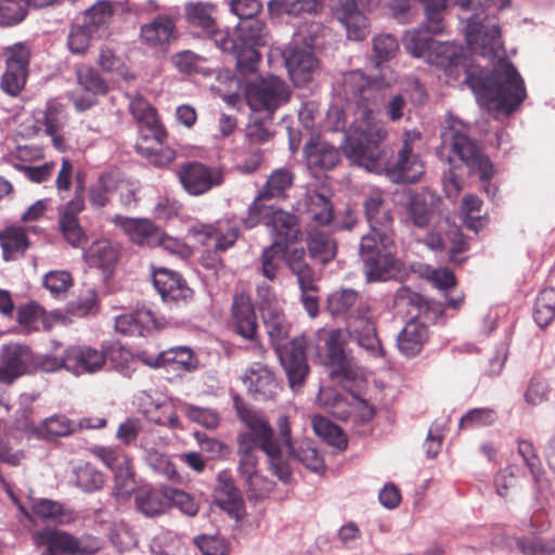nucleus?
I'll return each instance as SVG.
<instances>
[{
  "label": "nucleus",
  "instance_id": "obj_1",
  "mask_svg": "<svg viewBox=\"0 0 555 555\" xmlns=\"http://www.w3.org/2000/svg\"><path fill=\"white\" fill-rule=\"evenodd\" d=\"M387 137L385 125L374 118L370 111H363L361 117L352 126V135L341 144L345 156L353 164L370 172H385L396 183H413L424 173V163L414 152L413 143L421 139L417 130L403 133L402 146L398 151L397 160L388 165L387 153L380 143Z\"/></svg>",
  "mask_w": 555,
  "mask_h": 555
},
{
  "label": "nucleus",
  "instance_id": "obj_2",
  "mask_svg": "<svg viewBox=\"0 0 555 555\" xmlns=\"http://www.w3.org/2000/svg\"><path fill=\"white\" fill-rule=\"evenodd\" d=\"M236 411L246 427L237 436V469L248 492L255 498H263L272 491L274 482L258 472L256 452L261 451L266 455L269 470L284 483L292 479V467L269 421L260 412L237 404Z\"/></svg>",
  "mask_w": 555,
  "mask_h": 555
},
{
  "label": "nucleus",
  "instance_id": "obj_3",
  "mask_svg": "<svg viewBox=\"0 0 555 555\" xmlns=\"http://www.w3.org/2000/svg\"><path fill=\"white\" fill-rule=\"evenodd\" d=\"M370 232L361 237L359 255L367 282H383L397 278L402 262L395 255V232L390 210L385 206L380 191H373L364 201Z\"/></svg>",
  "mask_w": 555,
  "mask_h": 555
},
{
  "label": "nucleus",
  "instance_id": "obj_4",
  "mask_svg": "<svg viewBox=\"0 0 555 555\" xmlns=\"http://www.w3.org/2000/svg\"><path fill=\"white\" fill-rule=\"evenodd\" d=\"M257 298L266 333L285 370L289 386L294 390L298 389L304 385L309 372L306 358L307 338L297 336L282 346L289 335L292 324L281 300L266 283L258 285Z\"/></svg>",
  "mask_w": 555,
  "mask_h": 555
},
{
  "label": "nucleus",
  "instance_id": "obj_5",
  "mask_svg": "<svg viewBox=\"0 0 555 555\" xmlns=\"http://www.w3.org/2000/svg\"><path fill=\"white\" fill-rule=\"evenodd\" d=\"M465 82L475 93L480 105L511 114L527 96L524 79L516 67L506 60H500L490 75L475 76L465 70Z\"/></svg>",
  "mask_w": 555,
  "mask_h": 555
},
{
  "label": "nucleus",
  "instance_id": "obj_6",
  "mask_svg": "<svg viewBox=\"0 0 555 555\" xmlns=\"http://www.w3.org/2000/svg\"><path fill=\"white\" fill-rule=\"evenodd\" d=\"M462 11L474 13L466 17L465 37L472 51L492 59L503 48L501 29L496 24L486 25L491 16L511 5L512 0H452Z\"/></svg>",
  "mask_w": 555,
  "mask_h": 555
},
{
  "label": "nucleus",
  "instance_id": "obj_7",
  "mask_svg": "<svg viewBox=\"0 0 555 555\" xmlns=\"http://www.w3.org/2000/svg\"><path fill=\"white\" fill-rule=\"evenodd\" d=\"M442 147L450 150L466 165L470 173H477L482 181L493 175L490 159L483 155L480 146L468 137V128L459 118L449 115L440 133Z\"/></svg>",
  "mask_w": 555,
  "mask_h": 555
},
{
  "label": "nucleus",
  "instance_id": "obj_8",
  "mask_svg": "<svg viewBox=\"0 0 555 555\" xmlns=\"http://www.w3.org/2000/svg\"><path fill=\"white\" fill-rule=\"evenodd\" d=\"M37 542L47 547L48 555L93 554L101 548L99 538L83 534L79 538L54 528H46L36 534Z\"/></svg>",
  "mask_w": 555,
  "mask_h": 555
},
{
  "label": "nucleus",
  "instance_id": "obj_9",
  "mask_svg": "<svg viewBox=\"0 0 555 555\" xmlns=\"http://www.w3.org/2000/svg\"><path fill=\"white\" fill-rule=\"evenodd\" d=\"M246 98L253 111L264 109L272 114L289 101L291 89L283 79L268 76L249 83Z\"/></svg>",
  "mask_w": 555,
  "mask_h": 555
},
{
  "label": "nucleus",
  "instance_id": "obj_10",
  "mask_svg": "<svg viewBox=\"0 0 555 555\" xmlns=\"http://www.w3.org/2000/svg\"><path fill=\"white\" fill-rule=\"evenodd\" d=\"M278 428L279 435H275V438L280 441L281 448L286 454L288 461L293 459L314 473H321L324 470V460L319 454L312 441L308 439L300 441L293 440L291 425L287 416L281 415L279 417ZM288 464L291 465V462H288Z\"/></svg>",
  "mask_w": 555,
  "mask_h": 555
},
{
  "label": "nucleus",
  "instance_id": "obj_11",
  "mask_svg": "<svg viewBox=\"0 0 555 555\" xmlns=\"http://www.w3.org/2000/svg\"><path fill=\"white\" fill-rule=\"evenodd\" d=\"M67 113L65 106L55 99L49 100L44 108L34 113V128L51 139L57 151H65L68 146L66 138Z\"/></svg>",
  "mask_w": 555,
  "mask_h": 555
},
{
  "label": "nucleus",
  "instance_id": "obj_12",
  "mask_svg": "<svg viewBox=\"0 0 555 555\" xmlns=\"http://www.w3.org/2000/svg\"><path fill=\"white\" fill-rule=\"evenodd\" d=\"M178 178L188 194L199 196L221 185L224 175L219 167L199 162H186L180 166Z\"/></svg>",
  "mask_w": 555,
  "mask_h": 555
},
{
  "label": "nucleus",
  "instance_id": "obj_13",
  "mask_svg": "<svg viewBox=\"0 0 555 555\" xmlns=\"http://www.w3.org/2000/svg\"><path fill=\"white\" fill-rule=\"evenodd\" d=\"M235 35L241 49L237 56V66L253 70L260 59L256 47L267 44L266 25L256 17L247 18L238 23Z\"/></svg>",
  "mask_w": 555,
  "mask_h": 555
},
{
  "label": "nucleus",
  "instance_id": "obj_14",
  "mask_svg": "<svg viewBox=\"0 0 555 555\" xmlns=\"http://www.w3.org/2000/svg\"><path fill=\"white\" fill-rule=\"evenodd\" d=\"M339 89V93H341L347 103H354L358 106L354 120L350 125L348 134L344 135L343 144H345L346 139L352 135V126L361 117L363 111H370L375 118L372 108L369 106L371 100L374 98L375 88L370 78L361 70H351L343 75Z\"/></svg>",
  "mask_w": 555,
  "mask_h": 555
},
{
  "label": "nucleus",
  "instance_id": "obj_15",
  "mask_svg": "<svg viewBox=\"0 0 555 555\" xmlns=\"http://www.w3.org/2000/svg\"><path fill=\"white\" fill-rule=\"evenodd\" d=\"M36 357L29 346L9 343L0 349V383L12 384L18 377L33 372Z\"/></svg>",
  "mask_w": 555,
  "mask_h": 555
},
{
  "label": "nucleus",
  "instance_id": "obj_16",
  "mask_svg": "<svg viewBox=\"0 0 555 555\" xmlns=\"http://www.w3.org/2000/svg\"><path fill=\"white\" fill-rule=\"evenodd\" d=\"M288 75L297 87H302L313 80L319 72V61L310 46L291 42L282 52Z\"/></svg>",
  "mask_w": 555,
  "mask_h": 555
},
{
  "label": "nucleus",
  "instance_id": "obj_17",
  "mask_svg": "<svg viewBox=\"0 0 555 555\" xmlns=\"http://www.w3.org/2000/svg\"><path fill=\"white\" fill-rule=\"evenodd\" d=\"M7 68L1 78V89L9 95L16 96L25 87L29 50L21 42L4 48Z\"/></svg>",
  "mask_w": 555,
  "mask_h": 555
},
{
  "label": "nucleus",
  "instance_id": "obj_18",
  "mask_svg": "<svg viewBox=\"0 0 555 555\" xmlns=\"http://www.w3.org/2000/svg\"><path fill=\"white\" fill-rule=\"evenodd\" d=\"M382 0H340L336 11L338 21L352 40H363L369 34V21L363 10H373Z\"/></svg>",
  "mask_w": 555,
  "mask_h": 555
},
{
  "label": "nucleus",
  "instance_id": "obj_19",
  "mask_svg": "<svg viewBox=\"0 0 555 555\" xmlns=\"http://www.w3.org/2000/svg\"><path fill=\"white\" fill-rule=\"evenodd\" d=\"M320 341H324L327 353V363L331 365L330 375L334 379L351 380L354 373L351 370L350 360L344 352L345 333L343 330H320L318 332Z\"/></svg>",
  "mask_w": 555,
  "mask_h": 555
},
{
  "label": "nucleus",
  "instance_id": "obj_20",
  "mask_svg": "<svg viewBox=\"0 0 555 555\" xmlns=\"http://www.w3.org/2000/svg\"><path fill=\"white\" fill-rule=\"evenodd\" d=\"M106 425L105 418H82L75 422L64 414H54L41 421L34 429L35 435L42 440L52 441L60 437H67L82 428H102Z\"/></svg>",
  "mask_w": 555,
  "mask_h": 555
},
{
  "label": "nucleus",
  "instance_id": "obj_21",
  "mask_svg": "<svg viewBox=\"0 0 555 555\" xmlns=\"http://www.w3.org/2000/svg\"><path fill=\"white\" fill-rule=\"evenodd\" d=\"M231 318L236 333L244 339L260 347L258 340V322L251 297L237 293L233 297Z\"/></svg>",
  "mask_w": 555,
  "mask_h": 555
},
{
  "label": "nucleus",
  "instance_id": "obj_22",
  "mask_svg": "<svg viewBox=\"0 0 555 555\" xmlns=\"http://www.w3.org/2000/svg\"><path fill=\"white\" fill-rule=\"evenodd\" d=\"M427 63L443 70L444 75L453 80L460 77L465 67L462 48L450 42L435 41L434 47L424 59Z\"/></svg>",
  "mask_w": 555,
  "mask_h": 555
},
{
  "label": "nucleus",
  "instance_id": "obj_23",
  "mask_svg": "<svg viewBox=\"0 0 555 555\" xmlns=\"http://www.w3.org/2000/svg\"><path fill=\"white\" fill-rule=\"evenodd\" d=\"M191 232L204 245H210V241H214L216 251H225L234 245L238 237L237 227L229 221L193 225Z\"/></svg>",
  "mask_w": 555,
  "mask_h": 555
},
{
  "label": "nucleus",
  "instance_id": "obj_24",
  "mask_svg": "<svg viewBox=\"0 0 555 555\" xmlns=\"http://www.w3.org/2000/svg\"><path fill=\"white\" fill-rule=\"evenodd\" d=\"M105 364L104 349L90 346H72L67 348V371L79 376L100 372Z\"/></svg>",
  "mask_w": 555,
  "mask_h": 555
},
{
  "label": "nucleus",
  "instance_id": "obj_25",
  "mask_svg": "<svg viewBox=\"0 0 555 555\" xmlns=\"http://www.w3.org/2000/svg\"><path fill=\"white\" fill-rule=\"evenodd\" d=\"M153 284L164 301L185 302L193 295V291L178 273L165 268L153 272Z\"/></svg>",
  "mask_w": 555,
  "mask_h": 555
},
{
  "label": "nucleus",
  "instance_id": "obj_26",
  "mask_svg": "<svg viewBox=\"0 0 555 555\" xmlns=\"http://www.w3.org/2000/svg\"><path fill=\"white\" fill-rule=\"evenodd\" d=\"M78 85L88 92L83 96H74V105L78 112L89 109L95 104V96L108 91L107 82L99 72L91 66H80L76 70Z\"/></svg>",
  "mask_w": 555,
  "mask_h": 555
},
{
  "label": "nucleus",
  "instance_id": "obj_27",
  "mask_svg": "<svg viewBox=\"0 0 555 555\" xmlns=\"http://www.w3.org/2000/svg\"><path fill=\"white\" fill-rule=\"evenodd\" d=\"M117 8L129 11L121 2L99 0L83 13L82 23L99 38L108 36V27Z\"/></svg>",
  "mask_w": 555,
  "mask_h": 555
},
{
  "label": "nucleus",
  "instance_id": "obj_28",
  "mask_svg": "<svg viewBox=\"0 0 555 555\" xmlns=\"http://www.w3.org/2000/svg\"><path fill=\"white\" fill-rule=\"evenodd\" d=\"M135 509L143 516L155 518L169 509L168 487L164 489L142 487L134 495Z\"/></svg>",
  "mask_w": 555,
  "mask_h": 555
},
{
  "label": "nucleus",
  "instance_id": "obj_29",
  "mask_svg": "<svg viewBox=\"0 0 555 555\" xmlns=\"http://www.w3.org/2000/svg\"><path fill=\"white\" fill-rule=\"evenodd\" d=\"M217 482L215 489L216 504L228 514L238 517L242 512L243 500L231 474L227 470L220 472Z\"/></svg>",
  "mask_w": 555,
  "mask_h": 555
},
{
  "label": "nucleus",
  "instance_id": "obj_30",
  "mask_svg": "<svg viewBox=\"0 0 555 555\" xmlns=\"http://www.w3.org/2000/svg\"><path fill=\"white\" fill-rule=\"evenodd\" d=\"M244 384L257 400H267L273 397L279 388L273 373L260 363H256L247 370Z\"/></svg>",
  "mask_w": 555,
  "mask_h": 555
},
{
  "label": "nucleus",
  "instance_id": "obj_31",
  "mask_svg": "<svg viewBox=\"0 0 555 555\" xmlns=\"http://www.w3.org/2000/svg\"><path fill=\"white\" fill-rule=\"evenodd\" d=\"M266 224L272 229L275 235L274 242H279L282 245L296 243L301 238L297 217L282 209H272Z\"/></svg>",
  "mask_w": 555,
  "mask_h": 555
},
{
  "label": "nucleus",
  "instance_id": "obj_32",
  "mask_svg": "<svg viewBox=\"0 0 555 555\" xmlns=\"http://www.w3.org/2000/svg\"><path fill=\"white\" fill-rule=\"evenodd\" d=\"M156 326L153 313L147 309H138L116 317L115 328L122 335L143 337Z\"/></svg>",
  "mask_w": 555,
  "mask_h": 555
},
{
  "label": "nucleus",
  "instance_id": "obj_33",
  "mask_svg": "<svg viewBox=\"0 0 555 555\" xmlns=\"http://www.w3.org/2000/svg\"><path fill=\"white\" fill-rule=\"evenodd\" d=\"M428 338V328L420 320L409 321L397 337L399 351L406 358L418 354Z\"/></svg>",
  "mask_w": 555,
  "mask_h": 555
},
{
  "label": "nucleus",
  "instance_id": "obj_34",
  "mask_svg": "<svg viewBox=\"0 0 555 555\" xmlns=\"http://www.w3.org/2000/svg\"><path fill=\"white\" fill-rule=\"evenodd\" d=\"M120 225L129 238L142 247H156L162 230L147 219L121 218Z\"/></svg>",
  "mask_w": 555,
  "mask_h": 555
},
{
  "label": "nucleus",
  "instance_id": "obj_35",
  "mask_svg": "<svg viewBox=\"0 0 555 555\" xmlns=\"http://www.w3.org/2000/svg\"><path fill=\"white\" fill-rule=\"evenodd\" d=\"M284 261L292 274L296 276L299 288L315 289L318 276L307 263L304 248L284 249Z\"/></svg>",
  "mask_w": 555,
  "mask_h": 555
},
{
  "label": "nucleus",
  "instance_id": "obj_36",
  "mask_svg": "<svg viewBox=\"0 0 555 555\" xmlns=\"http://www.w3.org/2000/svg\"><path fill=\"white\" fill-rule=\"evenodd\" d=\"M118 258V247L107 240H101L92 243L85 253L87 263L90 267L102 270L104 274L112 273Z\"/></svg>",
  "mask_w": 555,
  "mask_h": 555
},
{
  "label": "nucleus",
  "instance_id": "obj_37",
  "mask_svg": "<svg viewBox=\"0 0 555 555\" xmlns=\"http://www.w3.org/2000/svg\"><path fill=\"white\" fill-rule=\"evenodd\" d=\"M82 207L83 202L81 198L69 202L66 210L61 215L59 220V227L64 238L74 247H80L87 242V236L75 215V212L80 211Z\"/></svg>",
  "mask_w": 555,
  "mask_h": 555
},
{
  "label": "nucleus",
  "instance_id": "obj_38",
  "mask_svg": "<svg viewBox=\"0 0 555 555\" xmlns=\"http://www.w3.org/2000/svg\"><path fill=\"white\" fill-rule=\"evenodd\" d=\"M350 337L372 357L380 358L384 356V349L376 335L375 324L371 320H356L350 325Z\"/></svg>",
  "mask_w": 555,
  "mask_h": 555
},
{
  "label": "nucleus",
  "instance_id": "obj_39",
  "mask_svg": "<svg viewBox=\"0 0 555 555\" xmlns=\"http://www.w3.org/2000/svg\"><path fill=\"white\" fill-rule=\"evenodd\" d=\"M31 512L43 520H51L59 525H69L76 520L73 509L60 502L49 499H35L31 502Z\"/></svg>",
  "mask_w": 555,
  "mask_h": 555
},
{
  "label": "nucleus",
  "instance_id": "obj_40",
  "mask_svg": "<svg viewBox=\"0 0 555 555\" xmlns=\"http://www.w3.org/2000/svg\"><path fill=\"white\" fill-rule=\"evenodd\" d=\"M306 158L310 168L328 170L339 162L338 150L324 141L309 142L306 147Z\"/></svg>",
  "mask_w": 555,
  "mask_h": 555
},
{
  "label": "nucleus",
  "instance_id": "obj_41",
  "mask_svg": "<svg viewBox=\"0 0 555 555\" xmlns=\"http://www.w3.org/2000/svg\"><path fill=\"white\" fill-rule=\"evenodd\" d=\"M105 362L108 361L115 371L124 377L130 378L137 370L135 356L119 343H112L104 347Z\"/></svg>",
  "mask_w": 555,
  "mask_h": 555
},
{
  "label": "nucleus",
  "instance_id": "obj_42",
  "mask_svg": "<svg viewBox=\"0 0 555 555\" xmlns=\"http://www.w3.org/2000/svg\"><path fill=\"white\" fill-rule=\"evenodd\" d=\"M433 35L435 34L428 27L426 20L425 26L405 31L403 37L405 50L415 57L425 59L436 41Z\"/></svg>",
  "mask_w": 555,
  "mask_h": 555
},
{
  "label": "nucleus",
  "instance_id": "obj_43",
  "mask_svg": "<svg viewBox=\"0 0 555 555\" xmlns=\"http://www.w3.org/2000/svg\"><path fill=\"white\" fill-rule=\"evenodd\" d=\"M308 249L310 256L317 261L325 264L336 255V243L322 231L311 229L308 232Z\"/></svg>",
  "mask_w": 555,
  "mask_h": 555
},
{
  "label": "nucleus",
  "instance_id": "obj_44",
  "mask_svg": "<svg viewBox=\"0 0 555 555\" xmlns=\"http://www.w3.org/2000/svg\"><path fill=\"white\" fill-rule=\"evenodd\" d=\"M105 481V475L91 463H83L74 468V485L82 492L99 491Z\"/></svg>",
  "mask_w": 555,
  "mask_h": 555
},
{
  "label": "nucleus",
  "instance_id": "obj_45",
  "mask_svg": "<svg viewBox=\"0 0 555 555\" xmlns=\"http://www.w3.org/2000/svg\"><path fill=\"white\" fill-rule=\"evenodd\" d=\"M175 24L166 16H158L150 24L142 26L141 37L150 46H160L173 36Z\"/></svg>",
  "mask_w": 555,
  "mask_h": 555
},
{
  "label": "nucleus",
  "instance_id": "obj_46",
  "mask_svg": "<svg viewBox=\"0 0 555 555\" xmlns=\"http://www.w3.org/2000/svg\"><path fill=\"white\" fill-rule=\"evenodd\" d=\"M271 13H285L298 16L301 13L314 14L323 8V0H271L268 3Z\"/></svg>",
  "mask_w": 555,
  "mask_h": 555
},
{
  "label": "nucleus",
  "instance_id": "obj_47",
  "mask_svg": "<svg viewBox=\"0 0 555 555\" xmlns=\"http://www.w3.org/2000/svg\"><path fill=\"white\" fill-rule=\"evenodd\" d=\"M305 204L310 218L319 225H327L333 220V208L330 199L317 192L306 194Z\"/></svg>",
  "mask_w": 555,
  "mask_h": 555
},
{
  "label": "nucleus",
  "instance_id": "obj_48",
  "mask_svg": "<svg viewBox=\"0 0 555 555\" xmlns=\"http://www.w3.org/2000/svg\"><path fill=\"white\" fill-rule=\"evenodd\" d=\"M521 475L522 469L515 464L499 470L493 478L496 494L503 499L509 498L519 486Z\"/></svg>",
  "mask_w": 555,
  "mask_h": 555
},
{
  "label": "nucleus",
  "instance_id": "obj_49",
  "mask_svg": "<svg viewBox=\"0 0 555 555\" xmlns=\"http://www.w3.org/2000/svg\"><path fill=\"white\" fill-rule=\"evenodd\" d=\"M404 208L408 217L415 227L425 228L428 225L431 209L422 194L409 192Z\"/></svg>",
  "mask_w": 555,
  "mask_h": 555
},
{
  "label": "nucleus",
  "instance_id": "obj_50",
  "mask_svg": "<svg viewBox=\"0 0 555 555\" xmlns=\"http://www.w3.org/2000/svg\"><path fill=\"white\" fill-rule=\"evenodd\" d=\"M314 433L327 443L343 450L347 448V439L343 430L326 417L315 415L312 418Z\"/></svg>",
  "mask_w": 555,
  "mask_h": 555
},
{
  "label": "nucleus",
  "instance_id": "obj_51",
  "mask_svg": "<svg viewBox=\"0 0 555 555\" xmlns=\"http://www.w3.org/2000/svg\"><path fill=\"white\" fill-rule=\"evenodd\" d=\"M129 108L138 122L150 128L154 135L160 133L158 118L155 108L141 95L131 99Z\"/></svg>",
  "mask_w": 555,
  "mask_h": 555
},
{
  "label": "nucleus",
  "instance_id": "obj_52",
  "mask_svg": "<svg viewBox=\"0 0 555 555\" xmlns=\"http://www.w3.org/2000/svg\"><path fill=\"white\" fill-rule=\"evenodd\" d=\"M533 318L540 327L547 326L555 318V288H545L537 297Z\"/></svg>",
  "mask_w": 555,
  "mask_h": 555
},
{
  "label": "nucleus",
  "instance_id": "obj_53",
  "mask_svg": "<svg viewBox=\"0 0 555 555\" xmlns=\"http://www.w3.org/2000/svg\"><path fill=\"white\" fill-rule=\"evenodd\" d=\"M293 183V173L289 169L279 168L274 170L267 180L258 198H273L282 196L286 189Z\"/></svg>",
  "mask_w": 555,
  "mask_h": 555
},
{
  "label": "nucleus",
  "instance_id": "obj_54",
  "mask_svg": "<svg viewBox=\"0 0 555 555\" xmlns=\"http://www.w3.org/2000/svg\"><path fill=\"white\" fill-rule=\"evenodd\" d=\"M399 49L398 40L390 34H382L373 39V62L376 67L395 57Z\"/></svg>",
  "mask_w": 555,
  "mask_h": 555
},
{
  "label": "nucleus",
  "instance_id": "obj_55",
  "mask_svg": "<svg viewBox=\"0 0 555 555\" xmlns=\"http://www.w3.org/2000/svg\"><path fill=\"white\" fill-rule=\"evenodd\" d=\"M284 249L285 248L281 243L273 242L261 253V273L270 281H273L276 278L280 268V260L281 258L284 259Z\"/></svg>",
  "mask_w": 555,
  "mask_h": 555
},
{
  "label": "nucleus",
  "instance_id": "obj_56",
  "mask_svg": "<svg viewBox=\"0 0 555 555\" xmlns=\"http://www.w3.org/2000/svg\"><path fill=\"white\" fill-rule=\"evenodd\" d=\"M160 362L185 371L195 369L197 363L193 351L188 347H176L160 352Z\"/></svg>",
  "mask_w": 555,
  "mask_h": 555
},
{
  "label": "nucleus",
  "instance_id": "obj_57",
  "mask_svg": "<svg viewBox=\"0 0 555 555\" xmlns=\"http://www.w3.org/2000/svg\"><path fill=\"white\" fill-rule=\"evenodd\" d=\"M515 543L521 555H551V538L532 533L516 538Z\"/></svg>",
  "mask_w": 555,
  "mask_h": 555
},
{
  "label": "nucleus",
  "instance_id": "obj_58",
  "mask_svg": "<svg viewBox=\"0 0 555 555\" xmlns=\"http://www.w3.org/2000/svg\"><path fill=\"white\" fill-rule=\"evenodd\" d=\"M498 413L491 408H475L469 410L460 420V427L463 429L487 427L494 424Z\"/></svg>",
  "mask_w": 555,
  "mask_h": 555
},
{
  "label": "nucleus",
  "instance_id": "obj_59",
  "mask_svg": "<svg viewBox=\"0 0 555 555\" xmlns=\"http://www.w3.org/2000/svg\"><path fill=\"white\" fill-rule=\"evenodd\" d=\"M26 0H0V26L21 23L26 16Z\"/></svg>",
  "mask_w": 555,
  "mask_h": 555
},
{
  "label": "nucleus",
  "instance_id": "obj_60",
  "mask_svg": "<svg viewBox=\"0 0 555 555\" xmlns=\"http://www.w3.org/2000/svg\"><path fill=\"white\" fill-rule=\"evenodd\" d=\"M43 286L54 298H64L68 289L73 286V278L69 272L50 271L43 276Z\"/></svg>",
  "mask_w": 555,
  "mask_h": 555
},
{
  "label": "nucleus",
  "instance_id": "obj_61",
  "mask_svg": "<svg viewBox=\"0 0 555 555\" xmlns=\"http://www.w3.org/2000/svg\"><path fill=\"white\" fill-rule=\"evenodd\" d=\"M95 39L100 38L81 23L72 26L67 44L72 53L83 54L88 50L91 41Z\"/></svg>",
  "mask_w": 555,
  "mask_h": 555
},
{
  "label": "nucleus",
  "instance_id": "obj_62",
  "mask_svg": "<svg viewBox=\"0 0 555 555\" xmlns=\"http://www.w3.org/2000/svg\"><path fill=\"white\" fill-rule=\"evenodd\" d=\"M94 456L99 459L113 473L130 465L129 456L119 449L108 447H95L92 451Z\"/></svg>",
  "mask_w": 555,
  "mask_h": 555
},
{
  "label": "nucleus",
  "instance_id": "obj_63",
  "mask_svg": "<svg viewBox=\"0 0 555 555\" xmlns=\"http://www.w3.org/2000/svg\"><path fill=\"white\" fill-rule=\"evenodd\" d=\"M0 243L5 260H10L14 253H23L28 246L25 232L21 229H8L0 235Z\"/></svg>",
  "mask_w": 555,
  "mask_h": 555
},
{
  "label": "nucleus",
  "instance_id": "obj_64",
  "mask_svg": "<svg viewBox=\"0 0 555 555\" xmlns=\"http://www.w3.org/2000/svg\"><path fill=\"white\" fill-rule=\"evenodd\" d=\"M211 5L208 4H189L186 7V16L190 24L201 27L204 34H210L215 26L211 17Z\"/></svg>",
  "mask_w": 555,
  "mask_h": 555
}]
</instances>
